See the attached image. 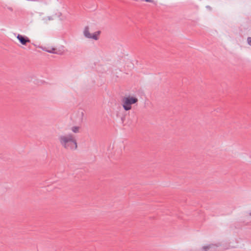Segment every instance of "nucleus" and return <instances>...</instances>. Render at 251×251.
<instances>
[{
  "label": "nucleus",
  "instance_id": "obj_8",
  "mask_svg": "<svg viewBox=\"0 0 251 251\" xmlns=\"http://www.w3.org/2000/svg\"><path fill=\"white\" fill-rule=\"evenodd\" d=\"M56 50V49L52 48L51 50H47L46 51L50 53H57V52L55 51Z\"/></svg>",
  "mask_w": 251,
  "mask_h": 251
},
{
  "label": "nucleus",
  "instance_id": "obj_4",
  "mask_svg": "<svg viewBox=\"0 0 251 251\" xmlns=\"http://www.w3.org/2000/svg\"><path fill=\"white\" fill-rule=\"evenodd\" d=\"M83 32H84V35L85 37H86L87 38L91 39V34L89 32V27L88 26H87L85 27Z\"/></svg>",
  "mask_w": 251,
  "mask_h": 251
},
{
  "label": "nucleus",
  "instance_id": "obj_13",
  "mask_svg": "<svg viewBox=\"0 0 251 251\" xmlns=\"http://www.w3.org/2000/svg\"><path fill=\"white\" fill-rule=\"evenodd\" d=\"M249 215L251 216V212L249 213Z\"/></svg>",
  "mask_w": 251,
  "mask_h": 251
},
{
  "label": "nucleus",
  "instance_id": "obj_1",
  "mask_svg": "<svg viewBox=\"0 0 251 251\" xmlns=\"http://www.w3.org/2000/svg\"><path fill=\"white\" fill-rule=\"evenodd\" d=\"M58 139L60 145L64 149L72 151L77 150V141L73 134L61 135L58 136Z\"/></svg>",
  "mask_w": 251,
  "mask_h": 251
},
{
  "label": "nucleus",
  "instance_id": "obj_5",
  "mask_svg": "<svg viewBox=\"0 0 251 251\" xmlns=\"http://www.w3.org/2000/svg\"><path fill=\"white\" fill-rule=\"evenodd\" d=\"M215 246H216V245L215 244H209V245H207V246H203L202 247V250L203 251H208L209 249H212ZM217 246H216V247H217Z\"/></svg>",
  "mask_w": 251,
  "mask_h": 251
},
{
  "label": "nucleus",
  "instance_id": "obj_7",
  "mask_svg": "<svg viewBox=\"0 0 251 251\" xmlns=\"http://www.w3.org/2000/svg\"><path fill=\"white\" fill-rule=\"evenodd\" d=\"M79 126H75L71 128L72 131L74 133H78L79 131Z\"/></svg>",
  "mask_w": 251,
  "mask_h": 251
},
{
  "label": "nucleus",
  "instance_id": "obj_3",
  "mask_svg": "<svg viewBox=\"0 0 251 251\" xmlns=\"http://www.w3.org/2000/svg\"><path fill=\"white\" fill-rule=\"evenodd\" d=\"M17 38L20 42L23 45H26L27 43L30 42V39L25 36L18 34Z\"/></svg>",
  "mask_w": 251,
  "mask_h": 251
},
{
  "label": "nucleus",
  "instance_id": "obj_2",
  "mask_svg": "<svg viewBox=\"0 0 251 251\" xmlns=\"http://www.w3.org/2000/svg\"><path fill=\"white\" fill-rule=\"evenodd\" d=\"M121 100L124 109L125 111H128L131 109V105L136 103L138 100L135 97L128 96L123 97Z\"/></svg>",
  "mask_w": 251,
  "mask_h": 251
},
{
  "label": "nucleus",
  "instance_id": "obj_12",
  "mask_svg": "<svg viewBox=\"0 0 251 251\" xmlns=\"http://www.w3.org/2000/svg\"><path fill=\"white\" fill-rule=\"evenodd\" d=\"M81 114H82V116H83V115H84L83 112H82Z\"/></svg>",
  "mask_w": 251,
  "mask_h": 251
},
{
  "label": "nucleus",
  "instance_id": "obj_10",
  "mask_svg": "<svg viewBox=\"0 0 251 251\" xmlns=\"http://www.w3.org/2000/svg\"><path fill=\"white\" fill-rule=\"evenodd\" d=\"M143 1H145L146 2H152L153 1V0H142Z\"/></svg>",
  "mask_w": 251,
  "mask_h": 251
},
{
  "label": "nucleus",
  "instance_id": "obj_11",
  "mask_svg": "<svg viewBox=\"0 0 251 251\" xmlns=\"http://www.w3.org/2000/svg\"><path fill=\"white\" fill-rule=\"evenodd\" d=\"M49 20H52V18L50 17H48Z\"/></svg>",
  "mask_w": 251,
  "mask_h": 251
},
{
  "label": "nucleus",
  "instance_id": "obj_9",
  "mask_svg": "<svg viewBox=\"0 0 251 251\" xmlns=\"http://www.w3.org/2000/svg\"><path fill=\"white\" fill-rule=\"evenodd\" d=\"M248 44L251 46V37H249L247 38Z\"/></svg>",
  "mask_w": 251,
  "mask_h": 251
},
{
  "label": "nucleus",
  "instance_id": "obj_6",
  "mask_svg": "<svg viewBox=\"0 0 251 251\" xmlns=\"http://www.w3.org/2000/svg\"><path fill=\"white\" fill-rule=\"evenodd\" d=\"M100 31H98L95 32L93 35L91 34V39H93L95 40H97L98 39V35L100 34Z\"/></svg>",
  "mask_w": 251,
  "mask_h": 251
}]
</instances>
